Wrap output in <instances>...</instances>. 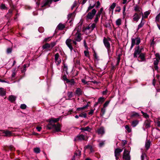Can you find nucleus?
Wrapping results in <instances>:
<instances>
[{
  "instance_id": "603ef678",
  "label": "nucleus",
  "mask_w": 160,
  "mask_h": 160,
  "mask_svg": "<svg viewBox=\"0 0 160 160\" xmlns=\"http://www.w3.org/2000/svg\"><path fill=\"white\" fill-rule=\"evenodd\" d=\"M146 156V155L145 153H142L141 156V160H144V159L145 158Z\"/></svg>"
},
{
  "instance_id": "0eeeda50",
  "label": "nucleus",
  "mask_w": 160,
  "mask_h": 160,
  "mask_svg": "<svg viewBox=\"0 0 160 160\" xmlns=\"http://www.w3.org/2000/svg\"><path fill=\"white\" fill-rule=\"evenodd\" d=\"M141 13H138L137 12H135L133 16V21L137 22L140 18L141 15Z\"/></svg>"
},
{
  "instance_id": "393cba45",
  "label": "nucleus",
  "mask_w": 160,
  "mask_h": 160,
  "mask_svg": "<svg viewBox=\"0 0 160 160\" xmlns=\"http://www.w3.org/2000/svg\"><path fill=\"white\" fill-rule=\"evenodd\" d=\"M65 28V26L64 24L62 23H59L58 26V29L62 30Z\"/></svg>"
},
{
  "instance_id": "69168bd1",
  "label": "nucleus",
  "mask_w": 160,
  "mask_h": 160,
  "mask_svg": "<svg viewBox=\"0 0 160 160\" xmlns=\"http://www.w3.org/2000/svg\"><path fill=\"white\" fill-rule=\"evenodd\" d=\"M82 82L84 83V84H88V82H86V80L84 79H82Z\"/></svg>"
},
{
  "instance_id": "412c9836",
  "label": "nucleus",
  "mask_w": 160,
  "mask_h": 160,
  "mask_svg": "<svg viewBox=\"0 0 160 160\" xmlns=\"http://www.w3.org/2000/svg\"><path fill=\"white\" fill-rule=\"evenodd\" d=\"M82 93V91L80 88H78L75 91V94L78 96L81 95Z\"/></svg>"
},
{
  "instance_id": "37998d69",
  "label": "nucleus",
  "mask_w": 160,
  "mask_h": 160,
  "mask_svg": "<svg viewBox=\"0 0 160 160\" xmlns=\"http://www.w3.org/2000/svg\"><path fill=\"white\" fill-rule=\"evenodd\" d=\"M62 79L64 81H66V82H67V81H69V79L67 78L66 75H64L62 76Z\"/></svg>"
},
{
  "instance_id": "9d476101",
  "label": "nucleus",
  "mask_w": 160,
  "mask_h": 160,
  "mask_svg": "<svg viewBox=\"0 0 160 160\" xmlns=\"http://www.w3.org/2000/svg\"><path fill=\"white\" fill-rule=\"evenodd\" d=\"M103 42L105 47L108 50L110 48V45L108 40L106 38L104 37L103 39Z\"/></svg>"
},
{
  "instance_id": "cd10ccee",
  "label": "nucleus",
  "mask_w": 160,
  "mask_h": 160,
  "mask_svg": "<svg viewBox=\"0 0 160 160\" xmlns=\"http://www.w3.org/2000/svg\"><path fill=\"white\" fill-rule=\"evenodd\" d=\"M89 102H88L86 105L85 106H84L83 107L81 108H77V111H79L81 110H82L86 108H87L88 106V103Z\"/></svg>"
},
{
  "instance_id": "20e7f679",
  "label": "nucleus",
  "mask_w": 160,
  "mask_h": 160,
  "mask_svg": "<svg viewBox=\"0 0 160 160\" xmlns=\"http://www.w3.org/2000/svg\"><path fill=\"white\" fill-rule=\"evenodd\" d=\"M140 42V39L138 37L136 38H132L131 39V45L130 48V50H131L133 46L136 44L138 45Z\"/></svg>"
},
{
  "instance_id": "4468645a",
  "label": "nucleus",
  "mask_w": 160,
  "mask_h": 160,
  "mask_svg": "<svg viewBox=\"0 0 160 160\" xmlns=\"http://www.w3.org/2000/svg\"><path fill=\"white\" fill-rule=\"evenodd\" d=\"M52 1V0H45L42 2L43 5H42V7L43 8L47 6L49 7Z\"/></svg>"
},
{
  "instance_id": "864d4df0",
  "label": "nucleus",
  "mask_w": 160,
  "mask_h": 160,
  "mask_svg": "<svg viewBox=\"0 0 160 160\" xmlns=\"http://www.w3.org/2000/svg\"><path fill=\"white\" fill-rule=\"evenodd\" d=\"M79 117H84V118H86L87 116V114L86 113H81V114H80L79 115Z\"/></svg>"
},
{
  "instance_id": "58836bf2",
  "label": "nucleus",
  "mask_w": 160,
  "mask_h": 160,
  "mask_svg": "<svg viewBox=\"0 0 160 160\" xmlns=\"http://www.w3.org/2000/svg\"><path fill=\"white\" fill-rule=\"evenodd\" d=\"M100 17V16H98V15L96 14L95 18L94 20V21L95 23H96L98 21L99 18Z\"/></svg>"
},
{
  "instance_id": "bf43d9fd",
  "label": "nucleus",
  "mask_w": 160,
  "mask_h": 160,
  "mask_svg": "<svg viewBox=\"0 0 160 160\" xmlns=\"http://www.w3.org/2000/svg\"><path fill=\"white\" fill-rule=\"evenodd\" d=\"M109 102L108 101H106L103 104V107L105 108L107 107L109 104Z\"/></svg>"
},
{
  "instance_id": "473e14b6",
  "label": "nucleus",
  "mask_w": 160,
  "mask_h": 160,
  "mask_svg": "<svg viewBox=\"0 0 160 160\" xmlns=\"http://www.w3.org/2000/svg\"><path fill=\"white\" fill-rule=\"evenodd\" d=\"M125 128L129 133L130 132L132 131L131 128L128 125H126L125 126Z\"/></svg>"
},
{
  "instance_id": "4d7b16f0",
  "label": "nucleus",
  "mask_w": 160,
  "mask_h": 160,
  "mask_svg": "<svg viewBox=\"0 0 160 160\" xmlns=\"http://www.w3.org/2000/svg\"><path fill=\"white\" fill-rule=\"evenodd\" d=\"M0 8L1 9H4L6 8V7L5 4H2L0 6Z\"/></svg>"
},
{
  "instance_id": "4be33fe9",
  "label": "nucleus",
  "mask_w": 160,
  "mask_h": 160,
  "mask_svg": "<svg viewBox=\"0 0 160 160\" xmlns=\"http://www.w3.org/2000/svg\"><path fill=\"white\" fill-rule=\"evenodd\" d=\"M139 123V121L135 120L132 121L131 125L133 127H136Z\"/></svg>"
},
{
  "instance_id": "2eb2a0df",
  "label": "nucleus",
  "mask_w": 160,
  "mask_h": 160,
  "mask_svg": "<svg viewBox=\"0 0 160 160\" xmlns=\"http://www.w3.org/2000/svg\"><path fill=\"white\" fill-rule=\"evenodd\" d=\"M152 122L149 119H147L144 122V126L146 128H149L151 127L150 124Z\"/></svg>"
},
{
  "instance_id": "338daca9",
  "label": "nucleus",
  "mask_w": 160,
  "mask_h": 160,
  "mask_svg": "<svg viewBox=\"0 0 160 160\" xmlns=\"http://www.w3.org/2000/svg\"><path fill=\"white\" fill-rule=\"evenodd\" d=\"M12 49L10 48H9L7 49V53H10L12 52Z\"/></svg>"
},
{
  "instance_id": "f8f14e48",
  "label": "nucleus",
  "mask_w": 160,
  "mask_h": 160,
  "mask_svg": "<svg viewBox=\"0 0 160 160\" xmlns=\"http://www.w3.org/2000/svg\"><path fill=\"white\" fill-rule=\"evenodd\" d=\"M96 132L99 135L102 136L105 133V129L103 127H101L98 129Z\"/></svg>"
},
{
  "instance_id": "bb28decb",
  "label": "nucleus",
  "mask_w": 160,
  "mask_h": 160,
  "mask_svg": "<svg viewBox=\"0 0 160 160\" xmlns=\"http://www.w3.org/2000/svg\"><path fill=\"white\" fill-rule=\"evenodd\" d=\"M67 95L68 96V98L67 99V100H70L72 97L73 93L72 92H68L67 93Z\"/></svg>"
},
{
  "instance_id": "a18cd8bd",
  "label": "nucleus",
  "mask_w": 160,
  "mask_h": 160,
  "mask_svg": "<svg viewBox=\"0 0 160 160\" xmlns=\"http://www.w3.org/2000/svg\"><path fill=\"white\" fill-rule=\"evenodd\" d=\"M17 72V71H16V69L15 68L13 71L12 73V78H14L16 75V73Z\"/></svg>"
},
{
  "instance_id": "a211bd4d",
  "label": "nucleus",
  "mask_w": 160,
  "mask_h": 160,
  "mask_svg": "<svg viewBox=\"0 0 160 160\" xmlns=\"http://www.w3.org/2000/svg\"><path fill=\"white\" fill-rule=\"evenodd\" d=\"M3 133L5 134L4 136L6 137H10L12 135V133L11 132L7 130H3Z\"/></svg>"
},
{
  "instance_id": "7ed1b4c3",
  "label": "nucleus",
  "mask_w": 160,
  "mask_h": 160,
  "mask_svg": "<svg viewBox=\"0 0 160 160\" xmlns=\"http://www.w3.org/2000/svg\"><path fill=\"white\" fill-rule=\"evenodd\" d=\"M143 49V48L142 46L140 48L139 46L136 47L135 48V51L133 53V57L134 58H137L138 56L140 55L142 52V50Z\"/></svg>"
},
{
  "instance_id": "ea45409f",
  "label": "nucleus",
  "mask_w": 160,
  "mask_h": 160,
  "mask_svg": "<svg viewBox=\"0 0 160 160\" xmlns=\"http://www.w3.org/2000/svg\"><path fill=\"white\" fill-rule=\"evenodd\" d=\"M139 115L138 113L137 112H134L133 114L132 115L131 117H139Z\"/></svg>"
},
{
  "instance_id": "6ab92c4d",
  "label": "nucleus",
  "mask_w": 160,
  "mask_h": 160,
  "mask_svg": "<svg viewBox=\"0 0 160 160\" xmlns=\"http://www.w3.org/2000/svg\"><path fill=\"white\" fill-rule=\"evenodd\" d=\"M144 24L145 21L143 20V18L142 17L141 22L138 25V30L139 29L142 28Z\"/></svg>"
},
{
  "instance_id": "e433bc0d",
  "label": "nucleus",
  "mask_w": 160,
  "mask_h": 160,
  "mask_svg": "<svg viewBox=\"0 0 160 160\" xmlns=\"http://www.w3.org/2000/svg\"><path fill=\"white\" fill-rule=\"evenodd\" d=\"M121 24V20L120 18L118 19L116 21V24L117 25L119 26Z\"/></svg>"
},
{
  "instance_id": "aec40b11",
  "label": "nucleus",
  "mask_w": 160,
  "mask_h": 160,
  "mask_svg": "<svg viewBox=\"0 0 160 160\" xmlns=\"http://www.w3.org/2000/svg\"><path fill=\"white\" fill-rule=\"evenodd\" d=\"M16 98V97L13 95H11L9 96L8 100L11 102H13L15 101Z\"/></svg>"
},
{
  "instance_id": "13d9d810",
  "label": "nucleus",
  "mask_w": 160,
  "mask_h": 160,
  "mask_svg": "<svg viewBox=\"0 0 160 160\" xmlns=\"http://www.w3.org/2000/svg\"><path fill=\"white\" fill-rule=\"evenodd\" d=\"M126 5H125L123 7V15L124 16L126 15V13L125 12V11L126 10Z\"/></svg>"
},
{
  "instance_id": "dca6fc26",
  "label": "nucleus",
  "mask_w": 160,
  "mask_h": 160,
  "mask_svg": "<svg viewBox=\"0 0 160 160\" xmlns=\"http://www.w3.org/2000/svg\"><path fill=\"white\" fill-rule=\"evenodd\" d=\"M159 62V60H158L157 59L154 60V62H153L154 69L158 72V64Z\"/></svg>"
},
{
  "instance_id": "c9c22d12",
  "label": "nucleus",
  "mask_w": 160,
  "mask_h": 160,
  "mask_svg": "<svg viewBox=\"0 0 160 160\" xmlns=\"http://www.w3.org/2000/svg\"><path fill=\"white\" fill-rule=\"evenodd\" d=\"M34 152L36 153H38L40 152V150L39 148H36L33 149Z\"/></svg>"
},
{
  "instance_id": "79ce46f5",
  "label": "nucleus",
  "mask_w": 160,
  "mask_h": 160,
  "mask_svg": "<svg viewBox=\"0 0 160 160\" xmlns=\"http://www.w3.org/2000/svg\"><path fill=\"white\" fill-rule=\"evenodd\" d=\"M103 11V8H100V10L99 11H98L97 13L96 14V15H98V16H100V15L102 13V11Z\"/></svg>"
},
{
  "instance_id": "8fccbe9b",
  "label": "nucleus",
  "mask_w": 160,
  "mask_h": 160,
  "mask_svg": "<svg viewBox=\"0 0 160 160\" xmlns=\"http://www.w3.org/2000/svg\"><path fill=\"white\" fill-rule=\"evenodd\" d=\"M149 14L150 13L149 12H146L144 13V17L142 16V17L143 18V17H144V18H147Z\"/></svg>"
},
{
  "instance_id": "f03ea898",
  "label": "nucleus",
  "mask_w": 160,
  "mask_h": 160,
  "mask_svg": "<svg viewBox=\"0 0 160 160\" xmlns=\"http://www.w3.org/2000/svg\"><path fill=\"white\" fill-rule=\"evenodd\" d=\"M97 11L95 9H93L92 11L89 12L85 17L86 19L88 20L89 19L92 20L95 15Z\"/></svg>"
},
{
  "instance_id": "680f3d73",
  "label": "nucleus",
  "mask_w": 160,
  "mask_h": 160,
  "mask_svg": "<svg viewBox=\"0 0 160 160\" xmlns=\"http://www.w3.org/2000/svg\"><path fill=\"white\" fill-rule=\"evenodd\" d=\"M160 18V15L158 14L155 18V20L156 21H159Z\"/></svg>"
},
{
  "instance_id": "39448f33",
  "label": "nucleus",
  "mask_w": 160,
  "mask_h": 160,
  "mask_svg": "<svg viewBox=\"0 0 160 160\" xmlns=\"http://www.w3.org/2000/svg\"><path fill=\"white\" fill-rule=\"evenodd\" d=\"M65 43L67 46L70 49L71 51H72L73 49V40L68 38L66 40Z\"/></svg>"
},
{
  "instance_id": "6e6552de",
  "label": "nucleus",
  "mask_w": 160,
  "mask_h": 160,
  "mask_svg": "<svg viewBox=\"0 0 160 160\" xmlns=\"http://www.w3.org/2000/svg\"><path fill=\"white\" fill-rule=\"evenodd\" d=\"M122 149L119 148H116L114 151L115 156L116 159L118 160V156L120 155V153L122 151Z\"/></svg>"
},
{
  "instance_id": "f3484780",
  "label": "nucleus",
  "mask_w": 160,
  "mask_h": 160,
  "mask_svg": "<svg viewBox=\"0 0 160 160\" xmlns=\"http://www.w3.org/2000/svg\"><path fill=\"white\" fill-rule=\"evenodd\" d=\"M134 9L135 12H137L139 13H141L142 15H143V13L142 11H141L140 10L141 8H140V7L137 5H136L134 7Z\"/></svg>"
},
{
  "instance_id": "c03bdc74",
  "label": "nucleus",
  "mask_w": 160,
  "mask_h": 160,
  "mask_svg": "<svg viewBox=\"0 0 160 160\" xmlns=\"http://www.w3.org/2000/svg\"><path fill=\"white\" fill-rule=\"evenodd\" d=\"M56 44V42H52L50 44V48H52Z\"/></svg>"
},
{
  "instance_id": "052dcab7",
  "label": "nucleus",
  "mask_w": 160,
  "mask_h": 160,
  "mask_svg": "<svg viewBox=\"0 0 160 160\" xmlns=\"http://www.w3.org/2000/svg\"><path fill=\"white\" fill-rule=\"evenodd\" d=\"M76 5L77 2L76 1H75L71 7L72 10L73 9V8L76 6Z\"/></svg>"
},
{
  "instance_id": "09e8293b",
  "label": "nucleus",
  "mask_w": 160,
  "mask_h": 160,
  "mask_svg": "<svg viewBox=\"0 0 160 160\" xmlns=\"http://www.w3.org/2000/svg\"><path fill=\"white\" fill-rule=\"evenodd\" d=\"M157 126L160 129V121H157L155 122Z\"/></svg>"
},
{
  "instance_id": "0e129e2a",
  "label": "nucleus",
  "mask_w": 160,
  "mask_h": 160,
  "mask_svg": "<svg viewBox=\"0 0 160 160\" xmlns=\"http://www.w3.org/2000/svg\"><path fill=\"white\" fill-rule=\"evenodd\" d=\"M95 109L94 108V110H91L90 111L88 112V114L89 115H92L94 112V110Z\"/></svg>"
},
{
  "instance_id": "423d86ee",
  "label": "nucleus",
  "mask_w": 160,
  "mask_h": 160,
  "mask_svg": "<svg viewBox=\"0 0 160 160\" xmlns=\"http://www.w3.org/2000/svg\"><path fill=\"white\" fill-rule=\"evenodd\" d=\"M123 158L124 160H130V157L129 152L126 149H125L123 153Z\"/></svg>"
},
{
  "instance_id": "c756f323",
  "label": "nucleus",
  "mask_w": 160,
  "mask_h": 160,
  "mask_svg": "<svg viewBox=\"0 0 160 160\" xmlns=\"http://www.w3.org/2000/svg\"><path fill=\"white\" fill-rule=\"evenodd\" d=\"M138 58L141 59V61H143L145 59V54L144 53H141L139 55Z\"/></svg>"
},
{
  "instance_id": "a19ab883",
  "label": "nucleus",
  "mask_w": 160,
  "mask_h": 160,
  "mask_svg": "<svg viewBox=\"0 0 160 160\" xmlns=\"http://www.w3.org/2000/svg\"><path fill=\"white\" fill-rule=\"evenodd\" d=\"M141 113L142 114L143 117L146 118H149V115L146 113H144L143 111H141Z\"/></svg>"
},
{
  "instance_id": "4c0bfd02",
  "label": "nucleus",
  "mask_w": 160,
  "mask_h": 160,
  "mask_svg": "<svg viewBox=\"0 0 160 160\" xmlns=\"http://www.w3.org/2000/svg\"><path fill=\"white\" fill-rule=\"evenodd\" d=\"M52 38V37H49L45 38L43 40V42H48L51 40Z\"/></svg>"
},
{
  "instance_id": "49530a36",
  "label": "nucleus",
  "mask_w": 160,
  "mask_h": 160,
  "mask_svg": "<svg viewBox=\"0 0 160 160\" xmlns=\"http://www.w3.org/2000/svg\"><path fill=\"white\" fill-rule=\"evenodd\" d=\"M116 6V3H113L110 6L109 9L113 10Z\"/></svg>"
},
{
  "instance_id": "b1692460",
  "label": "nucleus",
  "mask_w": 160,
  "mask_h": 160,
  "mask_svg": "<svg viewBox=\"0 0 160 160\" xmlns=\"http://www.w3.org/2000/svg\"><path fill=\"white\" fill-rule=\"evenodd\" d=\"M151 142L149 140L147 141L145 143V148L147 150H148L150 146Z\"/></svg>"
},
{
  "instance_id": "ddd939ff",
  "label": "nucleus",
  "mask_w": 160,
  "mask_h": 160,
  "mask_svg": "<svg viewBox=\"0 0 160 160\" xmlns=\"http://www.w3.org/2000/svg\"><path fill=\"white\" fill-rule=\"evenodd\" d=\"M81 39V34L78 32L75 34L74 40L77 42H80Z\"/></svg>"
},
{
  "instance_id": "a878e982",
  "label": "nucleus",
  "mask_w": 160,
  "mask_h": 160,
  "mask_svg": "<svg viewBox=\"0 0 160 160\" xmlns=\"http://www.w3.org/2000/svg\"><path fill=\"white\" fill-rule=\"evenodd\" d=\"M6 94L5 91L3 88H0V95L3 96Z\"/></svg>"
},
{
  "instance_id": "9b49d317",
  "label": "nucleus",
  "mask_w": 160,
  "mask_h": 160,
  "mask_svg": "<svg viewBox=\"0 0 160 160\" xmlns=\"http://www.w3.org/2000/svg\"><path fill=\"white\" fill-rule=\"evenodd\" d=\"M85 140V136L82 134L78 135L74 139V141H82Z\"/></svg>"
},
{
  "instance_id": "3c124183",
  "label": "nucleus",
  "mask_w": 160,
  "mask_h": 160,
  "mask_svg": "<svg viewBox=\"0 0 160 160\" xmlns=\"http://www.w3.org/2000/svg\"><path fill=\"white\" fill-rule=\"evenodd\" d=\"M26 107H27L26 105L25 104H22L21 105L20 107V108H21L22 109H26Z\"/></svg>"
},
{
  "instance_id": "2f4dec72",
  "label": "nucleus",
  "mask_w": 160,
  "mask_h": 160,
  "mask_svg": "<svg viewBox=\"0 0 160 160\" xmlns=\"http://www.w3.org/2000/svg\"><path fill=\"white\" fill-rule=\"evenodd\" d=\"M105 100V98L103 97H100L98 99V102L99 103H102Z\"/></svg>"
},
{
  "instance_id": "e2e57ef3",
  "label": "nucleus",
  "mask_w": 160,
  "mask_h": 160,
  "mask_svg": "<svg viewBox=\"0 0 160 160\" xmlns=\"http://www.w3.org/2000/svg\"><path fill=\"white\" fill-rule=\"evenodd\" d=\"M105 111H106V109H105V108H104L103 107V108H102L101 112L102 113V115H103L105 114Z\"/></svg>"
},
{
  "instance_id": "de8ad7c7",
  "label": "nucleus",
  "mask_w": 160,
  "mask_h": 160,
  "mask_svg": "<svg viewBox=\"0 0 160 160\" xmlns=\"http://www.w3.org/2000/svg\"><path fill=\"white\" fill-rule=\"evenodd\" d=\"M96 24L95 23H93L91 25L90 24L92 30H93L95 28Z\"/></svg>"
},
{
  "instance_id": "1a4fd4ad",
  "label": "nucleus",
  "mask_w": 160,
  "mask_h": 160,
  "mask_svg": "<svg viewBox=\"0 0 160 160\" xmlns=\"http://www.w3.org/2000/svg\"><path fill=\"white\" fill-rule=\"evenodd\" d=\"M55 61L57 65H59L61 62V59L59 58V55L58 53H57L55 55Z\"/></svg>"
},
{
  "instance_id": "774afa93",
  "label": "nucleus",
  "mask_w": 160,
  "mask_h": 160,
  "mask_svg": "<svg viewBox=\"0 0 160 160\" xmlns=\"http://www.w3.org/2000/svg\"><path fill=\"white\" fill-rule=\"evenodd\" d=\"M64 69L66 72H67L68 69L67 66L65 65V64H64Z\"/></svg>"
},
{
  "instance_id": "5fc2aeb1",
  "label": "nucleus",
  "mask_w": 160,
  "mask_h": 160,
  "mask_svg": "<svg viewBox=\"0 0 160 160\" xmlns=\"http://www.w3.org/2000/svg\"><path fill=\"white\" fill-rule=\"evenodd\" d=\"M84 53L85 56L87 57H88L89 55V52L88 51H84Z\"/></svg>"
},
{
  "instance_id": "72a5a7b5",
  "label": "nucleus",
  "mask_w": 160,
  "mask_h": 160,
  "mask_svg": "<svg viewBox=\"0 0 160 160\" xmlns=\"http://www.w3.org/2000/svg\"><path fill=\"white\" fill-rule=\"evenodd\" d=\"M81 155V151L79 150L76 151L74 152V155L75 156H80Z\"/></svg>"
},
{
  "instance_id": "7c9ffc66",
  "label": "nucleus",
  "mask_w": 160,
  "mask_h": 160,
  "mask_svg": "<svg viewBox=\"0 0 160 160\" xmlns=\"http://www.w3.org/2000/svg\"><path fill=\"white\" fill-rule=\"evenodd\" d=\"M67 83H69L71 85H74L75 82L74 81V80L72 79L71 80L69 79V81H67Z\"/></svg>"
},
{
  "instance_id": "f257e3e1",
  "label": "nucleus",
  "mask_w": 160,
  "mask_h": 160,
  "mask_svg": "<svg viewBox=\"0 0 160 160\" xmlns=\"http://www.w3.org/2000/svg\"><path fill=\"white\" fill-rule=\"evenodd\" d=\"M60 119V118H52L49 119V123L47 126V129L50 130L52 129L54 131L56 132H59L61 131V125L58 123L56 124H54V123L58 122Z\"/></svg>"
},
{
  "instance_id": "5701e85b",
  "label": "nucleus",
  "mask_w": 160,
  "mask_h": 160,
  "mask_svg": "<svg viewBox=\"0 0 160 160\" xmlns=\"http://www.w3.org/2000/svg\"><path fill=\"white\" fill-rule=\"evenodd\" d=\"M42 48L43 50L50 48V44L48 43H46L42 46Z\"/></svg>"
},
{
  "instance_id": "6e6d98bb",
  "label": "nucleus",
  "mask_w": 160,
  "mask_h": 160,
  "mask_svg": "<svg viewBox=\"0 0 160 160\" xmlns=\"http://www.w3.org/2000/svg\"><path fill=\"white\" fill-rule=\"evenodd\" d=\"M105 141H102L99 143V146L100 147H102L104 144Z\"/></svg>"
},
{
  "instance_id": "c85d7f7f",
  "label": "nucleus",
  "mask_w": 160,
  "mask_h": 160,
  "mask_svg": "<svg viewBox=\"0 0 160 160\" xmlns=\"http://www.w3.org/2000/svg\"><path fill=\"white\" fill-rule=\"evenodd\" d=\"M91 128L87 126L85 128H81V130H83L84 131H88L90 132L91 130Z\"/></svg>"
},
{
  "instance_id": "f704fd0d",
  "label": "nucleus",
  "mask_w": 160,
  "mask_h": 160,
  "mask_svg": "<svg viewBox=\"0 0 160 160\" xmlns=\"http://www.w3.org/2000/svg\"><path fill=\"white\" fill-rule=\"evenodd\" d=\"M95 6V4H94L92 5H91L90 4L89 6V7L88 8L86 11L87 12H88L91 9L93 8Z\"/></svg>"
}]
</instances>
